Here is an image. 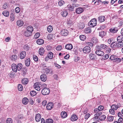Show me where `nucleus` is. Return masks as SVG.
Returning <instances> with one entry per match:
<instances>
[{"label": "nucleus", "mask_w": 123, "mask_h": 123, "mask_svg": "<svg viewBox=\"0 0 123 123\" xmlns=\"http://www.w3.org/2000/svg\"><path fill=\"white\" fill-rule=\"evenodd\" d=\"M22 67V65L21 63H19L17 65L15 64H13L12 65V68L13 71L15 72H16L17 71H20Z\"/></svg>", "instance_id": "obj_1"}, {"label": "nucleus", "mask_w": 123, "mask_h": 123, "mask_svg": "<svg viewBox=\"0 0 123 123\" xmlns=\"http://www.w3.org/2000/svg\"><path fill=\"white\" fill-rule=\"evenodd\" d=\"M44 84H41L39 82H36L34 85V88L38 91H39L44 87Z\"/></svg>", "instance_id": "obj_2"}, {"label": "nucleus", "mask_w": 123, "mask_h": 123, "mask_svg": "<svg viewBox=\"0 0 123 123\" xmlns=\"http://www.w3.org/2000/svg\"><path fill=\"white\" fill-rule=\"evenodd\" d=\"M97 20L96 19H92L88 23L89 26L91 27H93L96 25Z\"/></svg>", "instance_id": "obj_3"}, {"label": "nucleus", "mask_w": 123, "mask_h": 123, "mask_svg": "<svg viewBox=\"0 0 123 123\" xmlns=\"http://www.w3.org/2000/svg\"><path fill=\"white\" fill-rule=\"evenodd\" d=\"M107 46L106 45L101 44L100 45H97L96 47V49L102 50V49H107Z\"/></svg>", "instance_id": "obj_4"}, {"label": "nucleus", "mask_w": 123, "mask_h": 123, "mask_svg": "<svg viewBox=\"0 0 123 123\" xmlns=\"http://www.w3.org/2000/svg\"><path fill=\"white\" fill-rule=\"evenodd\" d=\"M49 89L48 88H44L42 91V93L44 95L48 94L50 92Z\"/></svg>", "instance_id": "obj_5"}, {"label": "nucleus", "mask_w": 123, "mask_h": 123, "mask_svg": "<svg viewBox=\"0 0 123 123\" xmlns=\"http://www.w3.org/2000/svg\"><path fill=\"white\" fill-rule=\"evenodd\" d=\"M102 114L101 112H99L98 113L94 115V117L93 118V120L95 121H97L99 120V117H98L100 116Z\"/></svg>", "instance_id": "obj_6"}, {"label": "nucleus", "mask_w": 123, "mask_h": 123, "mask_svg": "<svg viewBox=\"0 0 123 123\" xmlns=\"http://www.w3.org/2000/svg\"><path fill=\"white\" fill-rule=\"evenodd\" d=\"M83 51L84 53H90L91 51V49L89 46H86L84 48Z\"/></svg>", "instance_id": "obj_7"}, {"label": "nucleus", "mask_w": 123, "mask_h": 123, "mask_svg": "<svg viewBox=\"0 0 123 123\" xmlns=\"http://www.w3.org/2000/svg\"><path fill=\"white\" fill-rule=\"evenodd\" d=\"M95 51V53L99 56H103L104 54V52L102 51L99 49H97Z\"/></svg>", "instance_id": "obj_8"}, {"label": "nucleus", "mask_w": 123, "mask_h": 123, "mask_svg": "<svg viewBox=\"0 0 123 123\" xmlns=\"http://www.w3.org/2000/svg\"><path fill=\"white\" fill-rule=\"evenodd\" d=\"M53 107V104L52 103H48L46 106L47 109L48 110H50Z\"/></svg>", "instance_id": "obj_9"}, {"label": "nucleus", "mask_w": 123, "mask_h": 123, "mask_svg": "<svg viewBox=\"0 0 123 123\" xmlns=\"http://www.w3.org/2000/svg\"><path fill=\"white\" fill-rule=\"evenodd\" d=\"M41 118V115L39 113L37 114L35 117V119L37 122H38L40 121Z\"/></svg>", "instance_id": "obj_10"}, {"label": "nucleus", "mask_w": 123, "mask_h": 123, "mask_svg": "<svg viewBox=\"0 0 123 123\" xmlns=\"http://www.w3.org/2000/svg\"><path fill=\"white\" fill-rule=\"evenodd\" d=\"M68 31L65 29L62 30L61 32V34L62 36H66L68 35Z\"/></svg>", "instance_id": "obj_11"}, {"label": "nucleus", "mask_w": 123, "mask_h": 123, "mask_svg": "<svg viewBox=\"0 0 123 123\" xmlns=\"http://www.w3.org/2000/svg\"><path fill=\"white\" fill-rule=\"evenodd\" d=\"M83 11V9L81 7H79L77 8L75 12L77 14H80Z\"/></svg>", "instance_id": "obj_12"}, {"label": "nucleus", "mask_w": 123, "mask_h": 123, "mask_svg": "<svg viewBox=\"0 0 123 123\" xmlns=\"http://www.w3.org/2000/svg\"><path fill=\"white\" fill-rule=\"evenodd\" d=\"M26 55V52L25 51H22L20 54V58L21 59H24L25 56Z\"/></svg>", "instance_id": "obj_13"}, {"label": "nucleus", "mask_w": 123, "mask_h": 123, "mask_svg": "<svg viewBox=\"0 0 123 123\" xmlns=\"http://www.w3.org/2000/svg\"><path fill=\"white\" fill-rule=\"evenodd\" d=\"M105 17L103 16H101L99 17L98 18V20L100 22H102L105 21Z\"/></svg>", "instance_id": "obj_14"}, {"label": "nucleus", "mask_w": 123, "mask_h": 123, "mask_svg": "<svg viewBox=\"0 0 123 123\" xmlns=\"http://www.w3.org/2000/svg\"><path fill=\"white\" fill-rule=\"evenodd\" d=\"M89 57L90 59L92 60H93L96 58V55L92 53L89 54Z\"/></svg>", "instance_id": "obj_15"}, {"label": "nucleus", "mask_w": 123, "mask_h": 123, "mask_svg": "<svg viewBox=\"0 0 123 123\" xmlns=\"http://www.w3.org/2000/svg\"><path fill=\"white\" fill-rule=\"evenodd\" d=\"M40 79L42 81H45L47 80V78L46 75L44 74H42L40 76Z\"/></svg>", "instance_id": "obj_16"}, {"label": "nucleus", "mask_w": 123, "mask_h": 123, "mask_svg": "<svg viewBox=\"0 0 123 123\" xmlns=\"http://www.w3.org/2000/svg\"><path fill=\"white\" fill-rule=\"evenodd\" d=\"M36 42L39 45L42 44L44 43V41L42 39H38Z\"/></svg>", "instance_id": "obj_17"}, {"label": "nucleus", "mask_w": 123, "mask_h": 123, "mask_svg": "<svg viewBox=\"0 0 123 123\" xmlns=\"http://www.w3.org/2000/svg\"><path fill=\"white\" fill-rule=\"evenodd\" d=\"M28 82V79L26 78H24L22 80V82L24 84H26Z\"/></svg>", "instance_id": "obj_18"}, {"label": "nucleus", "mask_w": 123, "mask_h": 123, "mask_svg": "<svg viewBox=\"0 0 123 123\" xmlns=\"http://www.w3.org/2000/svg\"><path fill=\"white\" fill-rule=\"evenodd\" d=\"M22 102L23 104L26 105L28 102V100L27 98H24L22 100Z\"/></svg>", "instance_id": "obj_19"}, {"label": "nucleus", "mask_w": 123, "mask_h": 123, "mask_svg": "<svg viewBox=\"0 0 123 123\" xmlns=\"http://www.w3.org/2000/svg\"><path fill=\"white\" fill-rule=\"evenodd\" d=\"M65 47L66 49L71 50L73 48V46L71 44H68L66 45Z\"/></svg>", "instance_id": "obj_20"}, {"label": "nucleus", "mask_w": 123, "mask_h": 123, "mask_svg": "<svg viewBox=\"0 0 123 123\" xmlns=\"http://www.w3.org/2000/svg\"><path fill=\"white\" fill-rule=\"evenodd\" d=\"M44 52V49L43 47L40 48L39 49V53L41 55H42L43 54Z\"/></svg>", "instance_id": "obj_21"}, {"label": "nucleus", "mask_w": 123, "mask_h": 123, "mask_svg": "<svg viewBox=\"0 0 123 123\" xmlns=\"http://www.w3.org/2000/svg\"><path fill=\"white\" fill-rule=\"evenodd\" d=\"M117 40L118 42H121L123 41V35L119 36L117 37Z\"/></svg>", "instance_id": "obj_22"}, {"label": "nucleus", "mask_w": 123, "mask_h": 123, "mask_svg": "<svg viewBox=\"0 0 123 123\" xmlns=\"http://www.w3.org/2000/svg\"><path fill=\"white\" fill-rule=\"evenodd\" d=\"M78 118L76 115H73L72 116L71 118V120L72 121H74L76 120Z\"/></svg>", "instance_id": "obj_23"}, {"label": "nucleus", "mask_w": 123, "mask_h": 123, "mask_svg": "<svg viewBox=\"0 0 123 123\" xmlns=\"http://www.w3.org/2000/svg\"><path fill=\"white\" fill-rule=\"evenodd\" d=\"M111 48H117V42H114L111 44Z\"/></svg>", "instance_id": "obj_24"}, {"label": "nucleus", "mask_w": 123, "mask_h": 123, "mask_svg": "<svg viewBox=\"0 0 123 123\" xmlns=\"http://www.w3.org/2000/svg\"><path fill=\"white\" fill-rule=\"evenodd\" d=\"M23 24L24 23L23 21L21 20H18L17 22V25L20 27L22 26Z\"/></svg>", "instance_id": "obj_25"}, {"label": "nucleus", "mask_w": 123, "mask_h": 123, "mask_svg": "<svg viewBox=\"0 0 123 123\" xmlns=\"http://www.w3.org/2000/svg\"><path fill=\"white\" fill-rule=\"evenodd\" d=\"M117 30H118L117 28L116 27L114 28H112L110 29V32L113 33H116Z\"/></svg>", "instance_id": "obj_26"}, {"label": "nucleus", "mask_w": 123, "mask_h": 123, "mask_svg": "<svg viewBox=\"0 0 123 123\" xmlns=\"http://www.w3.org/2000/svg\"><path fill=\"white\" fill-rule=\"evenodd\" d=\"M61 14L63 17H65L67 15L68 13L66 11L64 10L62 11L61 12Z\"/></svg>", "instance_id": "obj_27"}, {"label": "nucleus", "mask_w": 123, "mask_h": 123, "mask_svg": "<svg viewBox=\"0 0 123 123\" xmlns=\"http://www.w3.org/2000/svg\"><path fill=\"white\" fill-rule=\"evenodd\" d=\"M61 116L62 118H64L67 117V115L65 112L62 111L61 113Z\"/></svg>", "instance_id": "obj_28"}, {"label": "nucleus", "mask_w": 123, "mask_h": 123, "mask_svg": "<svg viewBox=\"0 0 123 123\" xmlns=\"http://www.w3.org/2000/svg\"><path fill=\"white\" fill-rule=\"evenodd\" d=\"M33 28L31 26H30L27 27L26 31H28L29 32H30L32 33V32L33 31Z\"/></svg>", "instance_id": "obj_29"}, {"label": "nucleus", "mask_w": 123, "mask_h": 123, "mask_svg": "<svg viewBox=\"0 0 123 123\" xmlns=\"http://www.w3.org/2000/svg\"><path fill=\"white\" fill-rule=\"evenodd\" d=\"M117 48H121L123 46V43L121 42H117Z\"/></svg>", "instance_id": "obj_30"}, {"label": "nucleus", "mask_w": 123, "mask_h": 123, "mask_svg": "<svg viewBox=\"0 0 123 123\" xmlns=\"http://www.w3.org/2000/svg\"><path fill=\"white\" fill-rule=\"evenodd\" d=\"M30 60L28 58L26 59L25 61V65L27 66H30Z\"/></svg>", "instance_id": "obj_31"}, {"label": "nucleus", "mask_w": 123, "mask_h": 123, "mask_svg": "<svg viewBox=\"0 0 123 123\" xmlns=\"http://www.w3.org/2000/svg\"><path fill=\"white\" fill-rule=\"evenodd\" d=\"M28 31H25L24 35L26 37H29L31 35L32 33L31 32Z\"/></svg>", "instance_id": "obj_32"}, {"label": "nucleus", "mask_w": 123, "mask_h": 123, "mask_svg": "<svg viewBox=\"0 0 123 123\" xmlns=\"http://www.w3.org/2000/svg\"><path fill=\"white\" fill-rule=\"evenodd\" d=\"M2 14L4 16L7 17L9 15V12L7 11H5L3 12Z\"/></svg>", "instance_id": "obj_33"}, {"label": "nucleus", "mask_w": 123, "mask_h": 123, "mask_svg": "<svg viewBox=\"0 0 123 123\" xmlns=\"http://www.w3.org/2000/svg\"><path fill=\"white\" fill-rule=\"evenodd\" d=\"M91 31V29L90 28H86L84 31L85 33H90Z\"/></svg>", "instance_id": "obj_34"}, {"label": "nucleus", "mask_w": 123, "mask_h": 123, "mask_svg": "<svg viewBox=\"0 0 123 123\" xmlns=\"http://www.w3.org/2000/svg\"><path fill=\"white\" fill-rule=\"evenodd\" d=\"M50 69L47 68L43 69V71L44 73L48 74L50 72Z\"/></svg>", "instance_id": "obj_35"}, {"label": "nucleus", "mask_w": 123, "mask_h": 123, "mask_svg": "<svg viewBox=\"0 0 123 123\" xmlns=\"http://www.w3.org/2000/svg\"><path fill=\"white\" fill-rule=\"evenodd\" d=\"M53 53L51 52H49L48 54V56L49 59H51L53 58Z\"/></svg>", "instance_id": "obj_36"}, {"label": "nucleus", "mask_w": 123, "mask_h": 123, "mask_svg": "<svg viewBox=\"0 0 123 123\" xmlns=\"http://www.w3.org/2000/svg\"><path fill=\"white\" fill-rule=\"evenodd\" d=\"M9 6L8 4L6 3H5L2 5V8L4 9L7 8Z\"/></svg>", "instance_id": "obj_37"}, {"label": "nucleus", "mask_w": 123, "mask_h": 123, "mask_svg": "<svg viewBox=\"0 0 123 123\" xmlns=\"http://www.w3.org/2000/svg\"><path fill=\"white\" fill-rule=\"evenodd\" d=\"M27 70L25 68H23L22 70V74L23 76H25L26 74Z\"/></svg>", "instance_id": "obj_38"}, {"label": "nucleus", "mask_w": 123, "mask_h": 123, "mask_svg": "<svg viewBox=\"0 0 123 123\" xmlns=\"http://www.w3.org/2000/svg\"><path fill=\"white\" fill-rule=\"evenodd\" d=\"M53 120L52 119L49 118L46 120L45 123H53Z\"/></svg>", "instance_id": "obj_39"}, {"label": "nucleus", "mask_w": 123, "mask_h": 123, "mask_svg": "<svg viewBox=\"0 0 123 123\" xmlns=\"http://www.w3.org/2000/svg\"><path fill=\"white\" fill-rule=\"evenodd\" d=\"M17 56L16 55H13L11 57V59L13 61H15L17 59Z\"/></svg>", "instance_id": "obj_40"}, {"label": "nucleus", "mask_w": 123, "mask_h": 123, "mask_svg": "<svg viewBox=\"0 0 123 123\" xmlns=\"http://www.w3.org/2000/svg\"><path fill=\"white\" fill-rule=\"evenodd\" d=\"M106 34V32L104 31H102L99 32V36L103 37L105 36Z\"/></svg>", "instance_id": "obj_41"}, {"label": "nucleus", "mask_w": 123, "mask_h": 123, "mask_svg": "<svg viewBox=\"0 0 123 123\" xmlns=\"http://www.w3.org/2000/svg\"><path fill=\"white\" fill-rule=\"evenodd\" d=\"M106 118V117L105 115H102L99 117V120L101 121L104 120Z\"/></svg>", "instance_id": "obj_42"}, {"label": "nucleus", "mask_w": 123, "mask_h": 123, "mask_svg": "<svg viewBox=\"0 0 123 123\" xmlns=\"http://www.w3.org/2000/svg\"><path fill=\"white\" fill-rule=\"evenodd\" d=\"M86 36L84 35H81L80 36V38L82 41H84L86 39Z\"/></svg>", "instance_id": "obj_43"}, {"label": "nucleus", "mask_w": 123, "mask_h": 123, "mask_svg": "<svg viewBox=\"0 0 123 123\" xmlns=\"http://www.w3.org/2000/svg\"><path fill=\"white\" fill-rule=\"evenodd\" d=\"M119 107H118V106L117 105H112L111 106V108H112V109L114 110H117L118 108Z\"/></svg>", "instance_id": "obj_44"}, {"label": "nucleus", "mask_w": 123, "mask_h": 123, "mask_svg": "<svg viewBox=\"0 0 123 123\" xmlns=\"http://www.w3.org/2000/svg\"><path fill=\"white\" fill-rule=\"evenodd\" d=\"M47 30L49 32H51L53 30L52 27L51 25L47 27Z\"/></svg>", "instance_id": "obj_45"}, {"label": "nucleus", "mask_w": 123, "mask_h": 123, "mask_svg": "<svg viewBox=\"0 0 123 123\" xmlns=\"http://www.w3.org/2000/svg\"><path fill=\"white\" fill-rule=\"evenodd\" d=\"M10 20L11 21H13L14 19V15L12 13L10 14Z\"/></svg>", "instance_id": "obj_46"}, {"label": "nucleus", "mask_w": 123, "mask_h": 123, "mask_svg": "<svg viewBox=\"0 0 123 123\" xmlns=\"http://www.w3.org/2000/svg\"><path fill=\"white\" fill-rule=\"evenodd\" d=\"M18 90L20 91H22L23 89L22 85L20 84H19L18 85Z\"/></svg>", "instance_id": "obj_47"}, {"label": "nucleus", "mask_w": 123, "mask_h": 123, "mask_svg": "<svg viewBox=\"0 0 123 123\" xmlns=\"http://www.w3.org/2000/svg\"><path fill=\"white\" fill-rule=\"evenodd\" d=\"M36 92L34 91H31L30 92V95L32 97H33L36 95Z\"/></svg>", "instance_id": "obj_48"}, {"label": "nucleus", "mask_w": 123, "mask_h": 123, "mask_svg": "<svg viewBox=\"0 0 123 123\" xmlns=\"http://www.w3.org/2000/svg\"><path fill=\"white\" fill-rule=\"evenodd\" d=\"M113 119V117L112 116H108L107 117V120L109 121H112Z\"/></svg>", "instance_id": "obj_49"}, {"label": "nucleus", "mask_w": 123, "mask_h": 123, "mask_svg": "<svg viewBox=\"0 0 123 123\" xmlns=\"http://www.w3.org/2000/svg\"><path fill=\"white\" fill-rule=\"evenodd\" d=\"M12 119L10 118H8L6 120V123H12Z\"/></svg>", "instance_id": "obj_50"}, {"label": "nucleus", "mask_w": 123, "mask_h": 123, "mask_svg": "<svg viewBox=\"0 0 123 123\" xmlns=\"http://www.w3.org/2000/svg\"><path fill=\"white\" fill-rule=\"evenodd\" d=\"M67 7L68 9L70 11H72L74 9V8L73 6H72L71 5H69L67 6Z\"/></svg>", "instance_id": "obj_51"}, {"label": "nucleus", "mask_w": 123, "mask_h": 123, "mask_svg": "<svg viewBox=\"0 0 123 123\" xmlns=\"http://www.w3.org/2000/svg\"><path fill=\"white\" fill-rule=\"evenodd\" d=\"M40 34L38 32H37L36 33L34 36V38L37 39L40 36Z\"/></svg>", "instance_id": "obj_52"}, {"label": "nucleus", "mask_w": 123, "mask_h": 123, "mask_svg": "<svg viewBox=\"0 0 123 123\" xmlns=\"http://www.w3.org/2000/svg\"><path fill=\"white\" fill-rule=\"evenodd\" d=\"M86 44L89 47H92L93 45V43L91 42H87L86 43Z\"/></svg>", "instance_id": "obj_53"}, {"label": "nucleus", "mask_w": 123, "mask_h": 123, "mask_svg": "<svg viewBox=\"0 0 123 123\" xmlns=\"http://www.w3.org/2000/svg\"><path fill=\"white\" fill-rule=\"evenodd\" d=\"M98 109L99 111H101L104 109V107L100 105L98 106Z\"/></svg>", "instance_id": "obj_54"}, {"label": "nucleus", "mask_w": 123, "mask_h": 123, "mask_svg": "<svg viewBox=\"0 0 123 123\" xmlns=\"http://www.w3.org/2000/svg\"><path fill=\"white\" fill-rule=\"evenodd\" d=\"M62 48V46L59 45H58L56 48V49L57 50L60 51L61 50Z\"/></svg>", "instance_id": "obj_55"}, {"label": "nucleus", "mask_w": 123, "mask_h": 123, "mask_svg": "<svg viewBox=\"0 0 123 123\" xmlns=\"http://www.w3.org/2000/svg\"><path fill=\"white\" fill-rule=\"evenodd\" d=\"M116 59V57L114 55H112L111 56L110 59L111 60L113 61L115 60Z\"/></svg>", "instance_id": "obj_56"}, {"label": "nucleus", "mask_w": 123, "mask_h": 123, "mask_svg": "<svg viewBox=\"0 0 123 123\" xmlns=\"http://www.w3.org/2000/svg\"><path fill=\"white\" fill-rule=\"evenodd\" d=\"M64 3V2L63 0H61L58 2L59 5L60 6H61L63 5Z\"/></svg>", "instance_id": "obj_57"}, {"label": "nucleus", "mask_w": 123, "mask_h": 123, "mask_svg": "<svg viewBox=\"0 0 123 123\" xmlns=\"http://www.w3.org/2000/svg\"><path fill=\"white\" fill-rule=\"evenodd\" d=\"M15 12L16 13H18L20 11V8L18 7H16L15 9Z\"/></svg>", "instance_id": "obj_58"}, {"label": "nucleus", "mask_w": 123, "mask_h": 123, "mask_svg": "<svg viewBox=\"0 0 123 123\" xmlns=\"http://www.w3.org/2000/svg\"><path fill=\"white\" fill-rule=\"evenodd\" d=\"M33 59L34 61L37 62L38 60V59L36 55H34L33 56Z\"/></svg>", "instance_id": "obj_59"}, {"label": "nucleus", "mask_w": 123, "mask_h": 123, "mask_svg": "<svg viewBox=\"0 0 123 123\" xmlns=\"http://www.w3.org/2000/svg\"><path fill=\"white\" fill-rule=\"evenodd\" d=\"M109 112L111 114L113 115L115 114V112L114 111V110L112 109H110L109 111Z\"/></svg>", "instance_id": "obj_60"}, {"label": "nucleus", "mask_w": 123, "mask_h": 123, "mask_svg": "<svg viewBox=\"0 0 123 123\" xmlns=\"http://www.w3.org/2000/svg\"><path fill=\"white\" fill-rule=\"evenodd\" d=\"M24 49L27 50L29 49V46L27 45H25L24 46Z\"/></svg>", "instance_id": "obj_61"}, {"label": "nucleus", "mask_w": 123, "mask_h": 123, "mask_svg": "<svg viewBox=\"0 0 123 123\" xmlns=\"http://www.w3.org/2000/svg\"><path fill=\"white\" fill-rule=\"evenodd\" d=\"M100 2H102L101 0H96V1L95 2L94 4L96 5H99V3Z\"/></svg>", "instance_id": "obj_62"}, {"label": "nucleus", "mask_w": 123, "mask_h": 123, "mask_svg": "<svg viewBox=\"0 0 123 123\" xmlns=\"http://www.w3.org/2000/svg\"><path fill=\"white\" fill-rule=\"evenodd\" d=\"M90 114L89 113H87L86 114L85 116V119L87 120L90 117Z\"/></svg>", "instance_id": "obj_63"}, {"label": "nucleus", "mask_w": 123, "mask_h": 123, "mask_svg": "<svg viewBox=\"0 0 123 123\" xmlns=\"http://www.w3.org/2000/svg\"><path fill=\"white\" fill-rule=\"evenodd\" d=\"M80 59V58L78 56H76L74 58V61L76 62H77Z\"/></svg>", "instance_id": "obj_64"}]
</instances>
